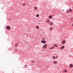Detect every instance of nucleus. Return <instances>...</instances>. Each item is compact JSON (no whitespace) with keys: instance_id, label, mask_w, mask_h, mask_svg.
Here are the masks:
<instances>
[{"instance_id":"obj_24","label":"nucleus","mask_w":73,"mask_h":73,"mask_svg":"<svg viewBox=\"0 0 73 73\" xmlns=\"http://www.w3.org/2000/svg\"><path fill=\"white\" fill-rule=\"evenodd\" d=\"M58 57V56H56V58H57Z\"/></svg>"},{"instance_id":"obj_7","label":"nucleus","mask_w":73,"mask_h":73,"mask_svg":"<svg viewBox=\"0 0 73 73\" xmlns=\"http://www.w3.org/2000/svg\"><path fill=\"white\" fill-rule=\"evenodd\" d=\"M70 68H72V67L73 66V65L72 64H70Z\"/></svg>"},{"instance_id":"obj_22","label":"nucleus","mask_w":73,"mask_h":73,"mask_svg":"<svg viewBox=\"0 0 73 73\" xmlns=\"http://www.w3.org/2000/svg\"><path fill=\"white\" fill-rule=\"evenodd\" d=\"M66 13H68V12L66 11Z\"/></svg>"},{"instance_id":"obj_25","label":"nucleus","mask_w":73,"mask_h":73,"mask_svg":"<svg viewBox=\"0 0 73 73\" xmlns=\"http://www.w3.org/2000/svg\"><path fill=\"white\" fill-rule=\"evenodd\" d=\"M35 0V1H36V0Z\"/></svg>"},{"instance_id":"obj_1","label":"nucleus","mask_w":73,"mask_h":73,"mask_svg":"<svg viewBox=\"0 0 73 73\" xmlns=\"http://www.w3.org/2000/svg\"><path fill=\"white\" fill-rule=\"evenodd\" d=\"M43 48H44V49H46V48H47V44H45L43 47Z\"/></svg>"},{"instance_id":"obj_6","label":"nucleus","mask_w":73,"mask_h":73,"mask_svg":"<svg viewBox=\"0 0 73 73\" xmlns=\"http://www.w3.org/2000/svg\"><path fill=\"white\" fill-rule=\"evenodd\" d=\"M65 48V46H63L60 48V49L62 50L63 49V48Z\"/></svg>"},{"instance_id":"obj_13","label":"nucleus","mask_w":73,"mask_h":73,"mask_svg":"<svg viewBox=\"0 0 73 73\" xmlns=\"http://www.w3.org/2000/svg\"><path fill=\"white\" fill-rule=\"evenodd\" d=\"M53 46H56V47H57V45L56 44H54Z\"/></svg>"},{"instance_id":"obj_27","label":"nucleus","mask_w":73,"mask_h":73,"mask_svg":"<svg viewBox=\"0 0 73 73\" xmlns=\"http://www.w3.org/2000/svg\"><path fill=\"white\" fill-rule=\"evenodd\" d=\"M27 65H25V66H26Z\"/></svg>"},{"instance_id":"obj_4","label":"nucleus","mask_w":73,"mask_h":73,"mask_svg":"<svg viewBox=\"0 0 73 73\" xmlns=\"http://www.w3.org/2000/svg\"><path fill=\"white\" fill-rule=\"evenodd\" d=\"M65 42H66V41L65 40H63L62 42V43L63 44H64Z\"/></svg>"},{"instance_id":"obj_23","label":"nucleus","mask_w":73,"mask_h":73,"mask_svg":"<svg viewBox=\"0 0 73 73\" xmlns=\"http://www.w3.org/2000/svg\"><path fill=\"white\" fill-rule=\"evenodd\" d=\"M72 26L73 27V24L72 25Z\"/></svg>"},{"instance_id":"obj_12","label":"nucleus","mask_w":73,"mask_h":73,"mask_svg":"<svg viewBox=\"0 0 73 73\" xmlns=\"http://www.w3.org/2000/svg\"><path fill=\"white\" fill-rule=\"evenodd\" d=\"M19 45V44L18 43H16V44H15V45L16 46H18V45Z\"/></svg>"},{"instance_id":"obj_21","label":"nucleus","mask_w":73,"mask_h":73,"mask_svg":"<svg viewBox=\"0 0 73 73\" xmlns=\"http://www.w3.org/2000/svg\"><path fill=\"white\" fill-rule=\"evenodd\" d=\"M22 5L23 6H25V4H23Z\"/></svg>"},{"instance_id":"obj_20","label":"nucleus","mask_w":73,"mask_h":73,"mask_svg":"<svg viewBox=\"0 0 73 73\" xmlns=\"http://www.w3.org/2000/svg\"><path fill=\"white\" fill-rule=\"evenodd\" d=\"M50 30H51V31H52V30H53V28H51Z\"/></svg>"},{"instance_id":"obj_10","label":"nucleus","mask_w":73,"mask_h":73,"mask_svg":"<svg viewBox=\"0 0 73 73\" xmlns=\"http://www.w3.org/2000/svg\"><path fill=\"white\" fill-rule=\"evenodd\" d=\"M47 21L48 23H50V21H49V20H47Z\"/></svg>"},{"instance_id":"obj_26","label":"nucleus","mask_w":73,"mask_h":73,"mask_svg":"<svg viewBox=\"0 0 73 73\" xmlns=\"http://www.w3.org/2000/svg\"><path fill=\"white\" fill-rule=\"evenodd\" d=\"M33 62H35V61H33Z\"/></svg>"},{"instance_id":"obj_8","label":"nucleus","mask_w":73,"mask_h":73,"mask_svg":"<svg viewBox=\"0 0 73 73\" xmlns=\"http://www.w3.org/2000/svg\"><path fill=\"white\" fill-rule=\"evenodd\" d=\"M57 63V62L56 61H55L54 62V64H56Z\"/></svg>"},{"instance_id":"obj_5","label":"nucleus","mask_w":73,"mask_h":73,"mask_svg":"<svg viewBox=\"0 0 73 73\" xmlns=\"http://www.w3.org/2000/svg\"><path fill=\"white\" fill-rule=\"evenodd\" d=\"M49 19H52V15H50L48 17Z\"/></svg>"},{"instance_id":"obj_19","label":"nucleus","mask_w":73,"mask_h":73,"mask_svg":"<svg viewBox=\"0 0 73 73\" xmlns=\"http://www.w3.org/2000/svg\"><path fill=\"white\" fill-rule=\"evenodd\" d=\"M70 12H71V11H72V9H70Z\"/></svg>"},{"instance_id":"obj_14","label":"nucleus","mask_w":73,"mask_h":73,"mask_svg":"<svg viewBox=\"0 0 73 73\" xmlns=\"http://www.w3.org/2000/svg\"><path fill=\"white\" fill-rule=\"evenodd\" d=\"M54 48V47H51V48H50V49H53V48Z\"/></svg>"},{"instance_id":"obj_3","label":"nucleus","mask_w":73,"mask_h":73,"mask_svg":"<svg viewBox=\"0 0 73 73\" xmlns=\"http://www.w3.org/2000/svg\"><path fill=\"white\" fill-rule=\"evenodd\" d=\"M10 28L11 27H10V26H7V27H6V29H7V30H9V29H10Z\"/></svg>"},{"instance_id":"obj_17","label":"nucleus","mask_w":73,"mask_h":73,"mask_svg":"<svg viewBox=\"0 0 73 73\" xmlns=\"http://www.w3.org/2000/svg\"><path fill=\"white\" fill-rule=\"evenodd\" d=\"M53 59H55V58H56V57H55V56H53Z\"/></svg>"},{"instance_id":"obj_11","label":"nucleus","mask_w":73,"mask_h":73,"mask_svg":"<svg viewBox=\"0 0 73 73\" xmlns=\"http://www.w3.org/2000/svg\"><path fill=\"white\" fill-rule=\"evenodd\" d=\"M50 25H53V22H51L50 24Z\"/></svg>"},{"instance_id":"obj_16","label":"nucleus","mask_w":73,"mask_h":73,"mask_svg":"<svg viewBox=\"0 0 73 73\" xmlns=\"http://www.w3.org/2000/svg\"><path fill=\"white\" fill-rule=\"evenodd\" d=\"M34 8L35 9H37V7H35Z\"/></svg>"},{"instance_id":"obj_15","label":"nucleus","mask_w":73,"mask_h":73,"mask_svg":"<svg viewBox=\"0 0 73 73\" xmlns=\"http://www.w3.org/2000/svg\"><path fill=\"white\" fill-rule=\"evenodd\" d=\"M38 16H39V15L37 14V15H36V17H38Z\"/></svg>"},{"instance_id":"obj_2","label":"nucleus","mask_w":73,"mask_h":73,"mask_svg":"<svg viewBox=\"0 0 73 73\" xmlns=\"http://www.w3.org/2000/svg\"><path fill=\"white\" fill-rule=\"evenodd\" d=\"M41 42L43 43V44H45L46 43V41L45 40H42L41 41Z\"/></svg>"},{"instance_id":"obj_18","label":"nucleus","mask_w":73,"mask_h":73,"mask_svg":"<svg viewBox=\"0 0 73 73\" xmlns=\"http://www.w3.org/2000/svg\"><path fill=\"white\" fill-rule=\"evenodd\" d=\"M36 28H37V29H38V28H39L38 27V26H36Z\"/></svg>"},{"instance_id":"obj_9","label":"nucleus","mask_w":73,"mask_h":73,"mask_svg":"<svg viewBox=\"0 0 73 73\" xmlns=\"http://www.w3.org/2000/svg\"><path fill=\"white\" fill-rule=\"evenodd\" d=\"M64 72H65V73H66L67 72V70H63Z\"/></svg>"}]
</instances>
